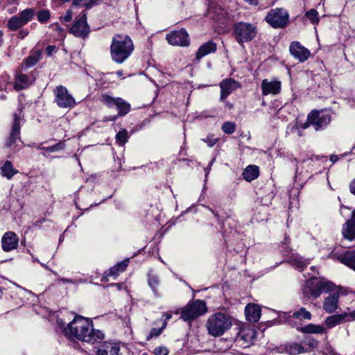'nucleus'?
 Returning a JSON list of instances; mask_svg holds the SVG:
<instances>
[{"label":"nucleus","instance_id":"6ab92c4d","mask_svg":"<svg viewBox=\"0 0 355 355\" xmlns=\"http://www.w3.org/2000/svg\"><path fill=\"white\" fill-rule=\"evenodd\" d=\"M256 336V331L252 329H244L240 331L237 336L236 340L240 343L243 341L241 344L244 347L249 346L253 343L254 339Z\"/></svg>","mask_w":355,"mask_h":355},{"label":"nucleus","instance_id":"72a5a7b5","mask_svg":"<svg viewBox=\"0 0 355 355\" xmlns=\"http://www.w3.org/2000/svg\"><path fill=\"white\" fill-rule=\"evenodd\" d=\"M128 262L129 259H127L122 262L118 263L116 266L110 268L109 272L106 274V276H117L119 272H123L126 269Z\"/></svg>","mask_w":355,"mask_h":355},{"label":"nucleus","instance_id":"cd10ccee","mask_svg":"<svg viewBox=\"0 0 355 355\" xmlns=\"http://www.w3.org/2000/svg\"><path fill=\"white\" fill-rule=\"evenodd\" d=\"M337 259L355 271V250L338 256Z\"/></svg>","mask_w":355,"mask_h":355},{"label":"nucleus","instance_id":"6e6552de","mask_svg":"<svg viewBox=\"0 0 355 355\" xmlns=\"http://www.w3.org/2000/svg\"><path fill=\"white\" fill-rule=\"evenodd\" d=\"M265 20L274 28H283L289 23V14L284 8H276L268 12Z\"/></svg>","mask_w":355,"mask_h":355},{"label":"nucleus","instance_id":"c85d7f7f","mask_svg":"<svg viewBox=\"0 0 355 355\" xmlns=\"http://www.w3.org/2000/svg\"><path fill=\"white\" fill-rule=\"evenodd\" d=\"M297 330L304 334H321L325 332V329L324 327L314 324H309L304 327L297 328Z\"/></svg>","mask_w":355,"mask_h":355},{"label":"nucleus","instance_id":"a878e982","mask_svg":"<svg viewBox=\"0 0 355 355\" xmlns=\"http://www.w3.org/2000/svg\"><path fill=\"white\" fill-rule=\"evenodd\" d=\"M55 102L60 107H67V89L59 85L54 90Z\"/></svg>","mask_w":355,"mask_h":355},{"label":"nucleus","instance_id":"680f3d73","mask_svg":"<svg viewBox=\"0 0 355 355\" xmlns=\"http://www.w3.org/2000/svg\"><path fill=\"white\" fill-rule=\"evenodd\" d=\"M3 77V79H4L5 82H8L9 80V79H10V76L8 74H6V73H5Z\"/></svg>","mask_w":355,"mask_h":355},{"label":"nucleus","instance_id":"774afa93","mask_svg":"<svg viewBox=\"0 0 355 355\" xmlns=\"http://www.w3.org/2000/svg\"><path fill=\"white\" fill-rule=\"evenodd\" d=\"M301 135H301L300 131H298V136H300V137Z\"/></svg>","mask_w":355,"mask_h":355},{"label":"nucleus","instance_id":"2eb2a0df","mask_svg":"<svg viewBox=\"0 0 355 355\" xmlns=\"http://www.w3.org/2000/svg\"><path fill=\"white\" fill-rule=\"evenodd\" d=\"M289 51L291 55L300 62H305L311 55L309 50L301 45L299 42H291Z\"/></svg>","mask_w":355,"mask_h":355},{"label":"nucleus","instance_id":"ea45409f","mask_svg":"<svg viewBox=\"0 0 355 355\" xmlns=\"http://www.w3.org/2000/svg\"><path fill=\"white\" fill-rule=\"evenodd\" d=\"M50 19V12L48 10H40L37 13V20L46 23Z\"/></svg>","mask_w":355,"mask_h":355},{"label":"nucleus","instance_id":"7c9ffc66","mask_svg":"<svg viewBox=\"0 0 355 355\" xmlns=\"http://www.w3.org/2000/svg\"><path fill=\"white\" fill-rule=\"evenodd\" d=\"M258 175L259 168L254 165H250L247 166L243 172V177L248 182L254 180L258 177Z\"/></svg>","mask_w":355,"mask_h":355},{"label":"nucleus","instance_id":"0eeeda50","mask_svg":"<svg viewBox=\"0 0 355 355\" xmlns=\"http://www.w3.org/2000/svg\"><path fill=\"white\" fill-rule=\"evenodd\" d=\"M207 312L204 301L196 300L189 302L181 311L180 318L184 321H192Z\"/></svg>","mask_w":355,"mask_h":355},{"label":"nucleus","instance_id":"412c9836","mask_svg":"<svg viewBox=\"0 0 355 355\" xmlns=\"http://www.w3.org/2000/svg\"><path fill=\"white\" fill-rule=\"evenodd\" d=\"M350 318L351 312L344 313L340 315H332L326 318L325 324L329 328H332L337 324H340L342 322L352 321V320L349 319Z\"/></svg>","mask_w":355,"mask_h":355},{"label":"nucleus","instance_id":"a18cd8bd","mask_svg":"<svg viewBox=\"0 0 355 355\" xmlns=\"http://www.w3.org/2000/svg\"><path fill=\"white\" fill-rule=\"evenodd\" d=\"M58 329L57 331H60L63 334L64 336H67V329L64 326V323L62 320H57Z\"/></svg>","mask_w":355,"mask_h":355},{"label":"nucleus","instance_id":"ddd939ff","mask_svg":"<svg viewBox=\"0 0 355 355\" xmlns=\"http://www.w3.org/2000/svg\"><path fill=\"white\" fill-rule=\"evenodd\" d=\"M89 26L87 23V14L85 10L80 14V17L70 28V33L76 37H85L89 33Z\"/></svg>","mask_w":355,"mask_h":355},{"label":"nucleus","instance_id":"79ce46f5","mask_svg":"<svg viewBox=\"0 0 355 355\" xmlns=\"http://www.w3.org/2000/svg\"><path fill=\"white\" fill-rule=\"evenodd\" d=\"M306 17L310 19L312 24H318L319 19L318 17V12L315 9H311L306 12Z\"/></svg>","mask_w":355,"mask_h":355},{"label":"nucleus","instance_id":"f03ea898","mask_svg":"<svg viewBox=\"0 0 355 355\" xmlns=\"http://www.w3.org/2000/svg\"><path fill=\"white\" fill-rule=\"evenodd\" d=\"M133 50V42L128 35L121 34L114 35L110 45V54L115 62L123 63L130 57Z\"/></svg>","mask_w":355,"mask_h":355},{"label":"nucleus","instance_id":"37998d69","mask_svg":"<svg viewBox=\"0 0 355 355\" xmlns=\"http://www.w3.org/2000/svg\"><path fill=\"white\" fill-rule=\"evenodd\" d=\"M166 321L165 320L163 322L162 327L160 329L153 328L150 330L149 335L147 336V340H149L152 338L157 337L159 335H160L162 330L166 327Z\"/></svg>","mask_w":355,"mask_h":355},{"label":"nucleus","instance_id":"b1692460","mask_svg":"<svg viewBox=\"0 0 355 355\" xmlns=\"http://www.w3.org/2000/svg\"><path fill=\"white\" fill-rule=\"evenodd\" d=\"M33 83L32 80L28 75L24 73H18L15 77V89L21 90L28 88Z\"/></svg>","mask_w":355,"mask_h":355},{"label":"nucleus","instance_id":"052dcab7","mask_svg":"<svg viewBox=\"0 0 355 355\" xmlns=\"http://www.w3.org/2000/svg\"><path fill=\"white\" fill-rule=\"evenodd\" d=\"M349 319L355 320V310L351 312V318Z\"/></svg>","mask_w":355,"mask_h":355},{"label":"nucleus","instance_id":"2f4dec72","mask_svg":"<svg viewBox=\"0 0 355 355\" xmlns=\"http://www.w3.org/2000/svg\"><path fill=\"white\" fill-rule=\"evenodd\" d=\"M42 53L41 50L31 52L30 55L24 60L26 67L29 68L36 64L42 58Z\"/></svg>","mask_w":355,"mask_h":355},{"label":"nucleus","instance_id":"09e8293b","mask_svg":"<svg viewBox=\"0 0 355 355\" xmlns=\"http://www.w3.org/2000/svg\"><path fill=\"white\" fill-rule=\"evenodd\" d=\"M29 32L26 29H21L18 33V37L20 39H24L28 35Z\"/></svg>","mask_w":355,"mask_h":355},{"label":"nucleus","instance_id":"49530a36","mask_svg":"<svg viewBox=\"0 0 355 355\" xmlns=\"http://www.w3.org/2000/svg\"><path fill=\"white\" fill-rule=\"evenodd\" d=\"M100 0H86L85 8L91 9L99 3Z\"/></svg>","mask_w":355,"mask_h":355},{"label":"nucleus","instance_id":"a211bd4d","mask_svg":"<svg viewBox=\"0 0 355 355\" xmlns=\"http://www.w3.org/2000/svg\"><path fill=\"white\" fill-rule=\"evenodd\" d=\"M343 238L349 241H355V209L352 212V217L342 227Z\"/></svg>","mask_w":355,"mask_h":355},{"label":"nucleus","instance_id":"4be33fe9","mask_svg":"<svg viewBox=\"0 0 355 355\" xmlns=\"http://www.w3.org/2000/svg\"><path fill=\"white\" fill-rule=\"evenodd\" d=\"M282 350L291 355H297L307 352L304 346L299 343L289 342L282 345Z\"/></svg>","mask_w":355,"mask_h":355},{"label":"nucleus","instance_id":"9b49d317","mask_svg":"<svg viewBox=\"0 0 355 355\" xmlns=\"http://www.w3.org/2000/svg\"><path fill=\"white\" fill-rule=\"evenodd\" d=\"M20 115L21 111L19 114L15 113L13 114V123L11 127L10 132L8 137L6 139L5 141V146L6 148H12L15 151L19 150L17 147L18 146V142H21L20 138Z\"/></svg>","mask_w":355,"mask_h":355},{"label":"nucleus","instance_id":"5701e85b","mask_svg":"<svg viewBox=\"0 0 355 355\" xmlns=\"http://www.w3.org/2000/svg\"><path fill=\"white\" fill-rule=\"evenodd\" d=\"M246 318L250 322H257L261 317L260 307L254 304H249L245 309Z\"/></svg>","mask_w":355,"mask_h":355},{"label":"nucleus","instance_id":"58836bf2","mask_svg":"<svg viewBox=\"0 0 355 355\" xmlns=\"http://www.w3.org/2000/svg\"><path fill=\"white\" fill-rule=\"evenodd\" d=\"M128 131L125 129L119 131L116 135V142L121 146L125 144L128 141Z\"/></svg>","mask_w":355,"mask_h":355},{"label":"nucleus","instance_id":"de8ad7c7","mask_svg":"<svg viewBox=\"0 0 355 355\" xmlns=\"http://www.w3.org/2000/svg\"><path fill=\"white\" fill-rule=\"evenodd\" d=\"M57 49L55 45H49L46 49V53L48 56H51L57 51Z\"/></svg>","mask_w":355,"mask_h":355},{"label":"nucleus","instance_id":"4c0bfd02","mask_svg":"<svg viewBox=\"0 0 355 355\" xmlns=\"http://www.w3.org/2000/svg\"><path fill=\"white\" fill-rule=\"evenodd\" d=\"M86 0H72L71 2V10H68V21L71 19L72 13L73 10L80 7H85Z\"/></svg>","mask_w":355,"mask_h":355},{"label":"nucleus","instance_id":"e2e57ef3","mask_svg":"<svg viewBox=\"0 0 355 355\" xmlns=\"http://www.w3.org/2000/svg\"><path fill=\"white\" fill-rule=\"evenodd\" d=\"M116 74H117V76H118L119 77H121V76H122V74H123V72H122L121 71H118L116 72Z\"/></svg>","mask_w":355,"mask_h":355},{"label":"nucleus","instance_id":"c9c22d12","mask_svg":"<svg viewBox=\"0 0 355 355\" xmlns=\"http://www.w3.org/2000/svg\"><path fill=\"white\" fill-rule=\"evenodd\" d=\"M293 317L296 319L311 320V314L305 308L302 307L299 311L293 313Z\"/></svg>","mask_w":355,"mask_h":355},{"label":"nucleus","instance_id":"7ed1b4c3","mask_svg":"<svg viewBox=\"0 0 355 355\" xmlns=\"http://www.w3.org/2000/svg\"><path fill=\"white\" fill-rule=\"evenodd\" d=\"M232 325V318L221 312L211 314L206 323L208 334L214 337L223 336L227 330L230 329Z\"/></svg>","mask_w":355,"mask_h":355},{"label":"nucleus","instance_id":"4468645a","mask_svg":"<svg viewBox=\"0 0 355 355\" xmlns=\"http://www.w3.org/2000/svg\"><path fill=\"white\" fill-rule=\"evenodd\" d=\"M166 39L173 46H187L189 44V35L184 29L171 32Z\"/></svg>","mask_w":355,"mask_h":355},{"label":"nucleus","instance_id":"4d7b16f0","mask_svg":"<svg viewBox=\"0 0 355 355\" xmlns=\"http://www.w3.org/2000/svg\"><path fill=\"white\" fill-rule=\"evenodd\" d=\"M330 160L333 163H335L336 162L338 161V156L336 155H331V157H330Z\"/></svg>","mask_w":355,"mask_h":355},{"label":"nucleus","instance_id":"f3484780","mask_svg":"<svg viewBox=\"0 0 355 355\" xmlns=\"http://www.w3.org/2000/svg\"><path fill=\"white\" fill-rule=\"evenodd\" d=\"M281 82L278 80L269 81L267 79H264L261 82V87L262 90V94L267 96L269 94L277 95L281 91Z\"/></svg>","mask_w":355,"mask_h":355},{"label":"nucleus","instance_id":"864d4df0","mask_svg":"<svg viewBox=\"0 0 355 355\" xmlns=\"http://www.w3.org/2000/svg\"><path fill=\"white\" fill-rule=\"evenodd\" d=\"M117 117L118 116L116 115L113 116H106L103 118V121L106 122L109 121H115L116 120Z\"/></svg>","mask_w":355,"mask_h":355},{"label":"nucleus","instance_id":"423d86ee","mask_svg":"<svg viewBox=\"0 0 355 355\" xmlns=\"http://www.w3.org/2000/svg\"><path fill=\"white\" fill-rule=\"evenodd\" d=\"M331 120V113L328 110L312 111L307 116L306 123L303 128L312 125L318 131L326 128Z\"/></svg>","mask_w":355,"mask_h":355},{"label":"nucleus","instance_id":"1a4fd4ad","mask_svg":"<svg viewBox=\"0 0 355 355\" xmlns=\"http://www.w3.org/2000/svg\"><path fill=\"white\" fill-rule=\"evenodd\" d=\"M329 295L324 299L322 308L325 312L333 313L338 308V300L341 295H347V288L336 286L334 284V288L329 291Z\"/></svg>","mask_w":355,"mask_h":355},{"label":"nucleus","instance_id":"5fc2aeb1","mask_svg":"<svg viewBox=\"0 0 355 355\" xmlns=\"http://www.w3.org/2000/svg\"><path fill=\"white\" fill-rule=\"evenodd\" d=\"M75 104L74 99L69 95H68V107H71Z\"/></svg>","mask_w":355,"mask_h":355},{"label":"nucleus","instance_id":"13d9d810","mask_svg":"<svg viewBox=\"0 0 355 355\" xmlns=\"http://www.w3.org/2000/svg\"><path fill=\"white\" fill-rule=\"evenodd\" d=\"M3 33L2 31H0V47L2 46V44H3Z\"/></svg>","mask_w":355,"mask_h":355},{"label":"nucleus","instance_id":"8fccbe9b","mask_svg":"<svg viewBox=\"0 0 355 355\" xmlns=\"http://www.w3.org/2000/svg\"><path fill=\"white\" fill-rule=\"evenodd\" d=\"M203 141L207 144V146L209 147H212V146H214L216 144V143L217 141V139H215V138H214V139L207 138L206 139H203Z\"/></svg>","mask_w":355,"mask_h":355},{"label":"nucleus","instance_id":"3c124183","mask_svg":"<svg viewBox=\"0 0 355 355\" xmlns=\"http://www.w3.org/2000/svg\"><path fill=\"white\" fill-rule=\"evenodd\" d=\"M349 189L351 193L355 195V178L350 183Z\"/></svg>","mask_w":355,"mask_h":355},{"label":"nucleus","instance_id":"20e7f679","mask_svg":"<svg viewBox=\"0 0 355 355\" xmlns=\"http://www.w3.org/2000/svg\"><path fill=\"white\" fill-rule=\"evenodd\" d=\"M332 288H334L332 282L324 279L312 277L306 282L302 292L307 298H318L322 293H328Z\"/></svg>","mask_w":355,"mask_h":355},{"label":"nucleus","instance_id":"f704fd0d","mask_svg":"<svg viewBox=\"0 0 355 355\" xmlns=\"http://www.w3.org/2000/svg\"><path fill=\"white\" fill-rule=\"evenodd\" d=\"M65 148V144L64 141H60L55 145L48 146L44 149V152H42V155L45 157H48L50 153L58 152L64 150Z\"/></svg>","mask_w":355,"mask_h":355},{"label":"nucleus","instance_id":"69168bd1","mask_svg":"<svg viewBox=\"0 0 355 355\" xmlns=\"http://www.w3.org/2000/svg\"><path fill=\"white\" fill-rule=\"evenodd\" d=\"M180 313H181V311H180V310H176L175 311V314H176V315H178Z\"/></svg>","mask_w":355,"mask_h":355},{"label":"nucleus","instance_id":"e433bc0d","mask_svg":"<svg viewBox=\"0 0 355 355\" xmlns=\"http://www.w3.org/2000/svg\"><path fill=\"white\" fill-rule=\"evenodd\" d=\"M159 283L158 277L153 273L148 274V285L153 289L155 295H157V286Z\"/></svg>","mask_w":355,"mask_h":355},{"label":"nucleus","instance_id":"338daca9","mask_svg":"<svg viewBox=\"0 0 355 355\" xmlns=\"http://www.w3.org/2000/svg\"><path fill=\"white\" fill-rule=\"evenodd\" d=\"M63 19L67 20V15L62 17Z\"/></svg>","mask_w":355,"mask_h":355},{"label":"nucleus","instance_id":"a19ab883","mask_svg":"<svg viewBox=\"0 0 355 355\" xmlns=\"http://www.w3.org/2000/svg\"><path fill=\"white\" fill-rule=\"evenodd\" d=\"M222 130L226 134H232L236 129L235 123L233 122H225L222 125Z\"/></svg>","mask_w":355,"mask_h":355},{"label":"nucleus","instance_id":"603ef678","mask_svg":"<svg viewBox=\"0 0 355 355\" xmlns=\"http://www.w3.org/2000/svg\"><path fill=\"white\" fill-rule=\"evenodd\" d=\"M306 344L309 345L311 348H315L318 346V342L315 340L306 342Z\"/></svg>","mask_w":355,"mask_h":355},{"label":"nucleus","instance_id":"c756f323","mask_svg":"<svg viewBox=\"0 0 355 355\" xmlns=\"http://www.w3.org/2000/svg\"><path fill=\"white\" fill-rule=\"evenodd\" d=\"M120 348L116 343H108L104 345L98 351L101 355H118Z\"/></svg>","mask_w":355,"mask_h":355},{"label":"nucleus","instance_id":"aec40b11","mask_svg":"<svg viewBox=\"0 0 355 355\" xmlns=\"http://www.w3.org/2000/svg\"><path fill=\"white\" fill-rule=\"evenodd\" d=\"M237 83L232 79L223 80L220 83V100L224 101L232 91L236 89Z\"/></svg>","mask_w":355,"mask_h":355},{"label":"nucleus","instance_id":"dca6fc26","mask_svg":"<svg viewBox=\"0 0 355 355\" xmlns=\"http://www.w3.org/2000/svg\"><path fill=\"white\" fill-rule=\"evenodd\" d=\"M19 238L14 232H6L1 238L2 249L4 252H10L17 249Z\"/></svg>","mask_w":355,"mask_h":355},{"label":"nucleus","instance_id":"bb28decb","mask_svg":"<svg viewBox=\"0 0 355 355\" xmlns=\"http://www.w3.org/2000/svg\"><path fill=\"white\" fill-rule=\"evenodd\" d=\"M216 51V44L212 41H209L199 47L196 53V59L200 60L204 56L208 55L209 53H214Z\"/></svg>","mask_w":355,"mask_h":355},{"label":"nucleus","instance_id":"c03bdc74","mask_svg":"<svg viewBox=\"0 0 355 355\" xmlns=\"http://www.w3.org/2000/svg\"><path fill=\"white\" fill-rule=\"evenodd\" d=\"M168 350L166 347H157L154 349L153 353L155 355H168Z\"/></svg>","mask_w":355,"mask_h":355},{"label":"nucleus","instance_id":"6e6d98bb","mask_svg":"<svg viewBox=\"0 0 355 355\" xmlns=\"http://www.w3.org/2000/svg\"><path fill=\"white\" fill-rule=\"evenodd\" d=\"M163 316L165 317L166 320H170L172 318V313H171V312H166V313H164Z\"/></svg>","mask_w":355,"mask_h":355},{"label":"nucleus","instance_id":"9d476101","mask_svg":"<svg viewBox=\"0 0 355 355\" xmlns=\"http://www.w3.org/2000/svg\"><path fill=\"white\" fill-rule=\"evenodd\" d=\"M34 15L35 11L33 8L25 9L17 15L12 17L8 21L7 27L10 31H15L31 21Z\"/></svg>","mask_w":355,"mask_h":355},{"label":"nucleus","instance_id":"f257e3e1","mask_svg":"<svg viewBox=\"0 0 355 355\" xmlns=\"http://www.w3.org/2000/svg\"><path fill=\"white\" fill-rule=\"evenodd\" d=\"M68 331L78 340L92 344L104 338L101 331L93 328L92 320L79 315H74L73 319L68 323Z\"/></svg>","mask_w":355,"mask_h":355},{"label":"nucleus","instance_id":"473e14b6","mask_svg":"<svg viewBox=\"0 0 355 355\" xmlns=\"http://www.w3.org/2000/svg\"><path fill=\"white\" fill-rule=\"evenodd\" d=\"M1 174L3 176L6 177L8 179H11L18 171L13 168L12 163L10 161H6L3 166L1 168Z\"/></svg>","mask_w":355,"mask_h":355},{"label":"nucleus","instance_id":"393cba45","mask_svg":"<svg viewBox=\"0 0 355 355\" xmlns=\"http://www.w3.org/2000/svg\"><path fill=\"white\" fill-rule=\"evenodd\" d=\"M288 262L295 269L298 270H302L309 263V259H305L299 254H292L288 259Z\"/></svg>","mask_w":355,"mask_h":355},{"label":"nucleus","instance_id":"bf43d9fd","mask_svg":"<svg viewBox=\"0 0 355 355\" xmlns=\"http://www.w3.org/2000/svg\"><path fill=\"white\" fill-rule=\"evenodd\" d=\"M46 147H44L42 146V144H39L37 146V148L38 150H42L43 152H44V149L46 148Z\"/></svg>","mask_w":355,"mask_h":355},{"label":"nucleus","instance_id":"0e129e2a","mask_svg":"<svg viewBox=\"0 0 355 355\" xmlns=\"http://www.w3.org/2000/svg\"><path fill=\"white\" fill-rule=\"evenodd\" d=\"M214 9L213 8V6H211L209 8V14H211V12H212V10Z\"/></svg>","mask_w":355,"mask_h":355},{"label":"nucleus","instance_id":"39448f33","mask_svg":"<svg viewBox=\"0 0 355 355\" xmlns=\"http://www.w3.org/2000/svg\"><path fill=\"white\" fill-rule=\"evenodd\" d=\"M257 34V27L255 24L239 21L233 25L232 35L239 44L251 42Z\"/></svg>","mask_w":355,"mask_h":355},{"label":"nucleus","instance_id":"f8f14e48","mask_svg":"<svg viewBox=\"0 0 355 355\" xmlns=\"http://www.w3.org/2000/svg\"><path fill=\"white\" fill-rule=\"evenodd\" d=\"M102 102L108 107H116L118 110V116H125L130 110V104L121 98H113L109 95L102 96Z\"/></svg>","mask_w":355,"mask_h":355}]
</instances>
